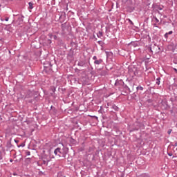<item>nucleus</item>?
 I'll list each match as a JSON object with an SVG mask.
<instances>
[{
    "label": "nucleus",
    "instance_id": "1",
    "mask_svg": "<svg viewBox=\"0 0 177 177\" xmlns=\"http://www.w3.org/2000/svg\"><path fill=\"white\" fill-rule=\"evenodd\" d=\"M63 147H57L54 151V154L55 156H57L58 157H63L64 158H66V156H67L68 153V147H64V145L62 144Z\"/></svg>",
    "mask_w": 177,
    "mask_h": 177
},
{
    "label": "nucleus",
    "instance_id": "2",
    "mask_svg": "<svg viewBox=\"0 0 177 177\" xmlns=\"http://www.w3.org/2000/svg\"><path fill=\"white\" fill-rule=\"evenodd\" d=\"M133 128L130 130V132H133L135 131H139V129H143L145 125L140 122H136L133 124Z\"/></svg>",
    "mask_w": 177,
    "mask_h": 177
},
{
    "label": "nucleus",
    "instance_id": "3",
    "mask_svg": "<svg viewBox=\"0 0 177 177\" xmlns=\"http://www.w3.org/2000/svg\"><path fill=\"white\" fill-rule=\"evenodd\" d=\"M129 73L130 75H132V77H136L138 74H139L138 67L135 66L129 67Z\"/></svg>",
    "mask_w": 177,
    "mask_h": 177
},
{
    "label": "nucleus",
    "instance_id": "4",
    "mask_svg": "<svg viewBox=\"0 0 177 177\" xmlns=\"http://www.w3.org/2000/svg\"><path fill=\"white\" fill-rule=\"evenodd\" d=\"M44 73H46V74H50V73H53V70L52 69V64L49 62L48 66H44Z\"/></svg>",
    "mask_w": 177,
    "mask_h": 177
},
{
    "label": "nucleus",
    "instance_id": "5",
    "mask_svg": "<svg viewBox=\"0 0 177 177\" xmlns=\"http://www.w3.org/2000/svg\"><path fill=\"white\" fill-rule=\"evenodd\" d=\"M124 81L122 80H117L115 83V86H118V88H121V86H124Z\"/></svg>",
    "mask_w": 177,
    "mask_h": 177
},
{
    "label": "nucleus",
    "instance_id": "6",
    "mask_svg": "<svg viewBox=\"0 0 177 177\" xmlns=\"http://www.w3.org/2000/svg\"><path fill=\"white\" fill-rule=\"evenodd\" d=\"M56 88L57 86H50V91L51 92L50 93V95L51 96H53V97H55V92H56Z\"/></svg>",
    "mask_w": 177,
    "mask_h": 177
},
{
    "label": "nucleus",
    "instance_id": "7",
    "mask_svg": "<svg viewBox=\"0 0 177 177\" xmlns=\"http://www.w3.org/2000/svg\"><path fill=\"white\" fill-rule=\"evenodd\" d=\"M32 96H34V91L28 90L26 92L25 97H26L27 99H30V97H32Z\"/></svg>",
    "mask_w": 177,
    "mask_h": 177
},
{
    "label": "nucleus",
    "instance_id": "8",
    "mask_svg": "<svg viewBox=\"0 0 177 177\" xmlns=\"http://www.w3.org/2000/svg\"><path fill=\"white\" fill-rule=\"evenodd\" d=\"M77 66H80V67H86V62L85 61H79Z\"/></svg>",
    "mask_w": 177,
    "mask_h": 177
},
{
    "label": "nucleus",
    "instance_id": "9",
    "mask_svg": "<svg viewBox=\"0 0 177 177\" xmlns=\"http://www.w3.org/2000/svg\"><path fill=\"white\" fill-rule=\"evenodd\" d=\"M152 21H153V23L161 24V21L160 22V20L158 19H157V17H156V16L152 17Z\"/></svg>",
    "mask_w": 177,
    "mask_h": 177
},
{
    "label": "nucleus",
    "instance_id": "10",
    "mask_svg": "<svg viewBox=\"0 0 177 177\" xmlns=\"http://www.w3.org/2000/svg\"><path fill=\"white\" fill-rule=\"evenodd\" d=\"M127 10L129 13H132V12H133L135 10V7H133V6H127Z\"/></svg>",
    "mask_w": 177,
    "mask_h": 177
},
{
    "label": "nucleus",
    "instance_id": "11",
    "mask_svg": "<svg viewBox=\"0 0 177 177\" xmlns=\"http://www.w3.org/2000/svg\"><path fill=\"white\" fill-rule=\"evenodd\" d=\"M103 63V60L102 59H97L94 61V64H96L97 66H99L100 64H102Z\"/></svg>",
    "mask_w": 177,
    "mask_h": 177
},
{
    "label": "nucleus",
    "instance_id": "12",
    "mask_svg": "<svg viewBox=\"0 0 177 177\" xmlns=\"http://www.w3.org/2000/svg\"><path fill=\"white\" fill-rule=\"evenodd\" d=\"M105 53L106 55L107 59H111V57H113V53L109 52V51H106Z\"/></svg>",
    "mask_w": 177,
    "mask_h": 177
},
{
    "label": "nucleus",
    "instance_id": "13",
    "mask_svg": "<svg viewBox=\"0 0 177 177\" xmlns=\"http://www.w3.org/2000/svg\"><path fill=\"white\" fill-rule=\"evenodd\" d=\"M12 139H10L9 141L7 142L6 144V147H8V149H10V147H12Z\"/></svg>",
    "mask_w": 177,
    "mask_h": 177
},
{
    "label": "nucleus",
    "instance_id": "14",
    "mask_svg": "<svg viewBox=\"0 0 177 177\" xmlns=\"http://www.w3.org/2000/svg\"><path fill=\"white\" fill-rule=\"evenodd\" d=\"M123 88L126 91L131 93V88H129L127 84H124Z\"/></svg>",
    "mask_w": 177,
    "mask_h": 177
},
{
    "label": "nucleus",
    "instance_id": "15",
    "mask_svg": "<svg viewBox=\"0 0 177 177\" xmlns=\"http://www.w3.org/2000/svg\"><path fill=\"white\" fill-rule=\"evenodd\" d=\"M111 108L113 110H115V111H120V108H118V106H117V105H115V104L112 105Z\"/></svg>",
    "mask_w": 177,
    "mask_h": 177
},
{
    "label": "nucleus",
    "instance_id": "16",
    "mask_svg": "<svg viewBox=\"0 0 177 177\" xmlns=\"http://www.w3.org/2000/svg\"><path fill=\"white\" fill-rule=\"evenodd\" d=\"M97 38H102V37H103V32L102 31H99L97 33Z\"/></svg>",
    "mask_w": 177,
    "mask_h": 177
},
{
    "label": "nucleus",
    "instance_id": "17",
    "mask_svg": "<svg viewBox=\"0 0 177 177\" xmlns=\"http://www.w3.org/2000/svg\"><path fill=\"white\" fill-rule=\"evenodd\" d=\"M156 85H160V84H161V77H158L156 79Z\"/></svg>",
    "mask_w": 177,
    "mask_h": 177
},
{
    "label": "nucleus",
    "instance_id": "18",
    "mask_svg": "<svg viewBox=\"0 0 177 177\" xmlns=\"http://www.w3.org/2000/svg\"><path fill=\"white\" fill-rule=\"evenodd\" d=\"M28 5H29V8H30V9H34V3H32V2H29V3H28Z\"/></svg>",
    "mask_w": 177,
    "mask_h": 177
},
{
    "label": "nucleus",
    "instance_id": "19",
    "mask_svg": "<svg viewBox=\"0 0 177 177\" xmlns=\"http://www.w3.org/2000/svg\"><path fill=\"white\" fill-rule=\"evenodd\" d=\"M156 8L158 9V10H162V9H164V6H156Z\"/></svg>",
    "mask_w": 177,
    "mask_h": 177
},
{
    "label": "nucleus",
    "instance_id": "20",
    "mask_svg": "<svg viewBox=\"0 0 177 177\" xmlns=\"http://www.w3.org/2000/svg\"><path fill=\"white\" fill-rule=\"evenodd\" d=\"M97 44L99 45H100L102 48H103V46H104V42H103L102 41H98Z\"/></svg>",
    "mask_w": 177,
    "mask_h": 177
},
{
    "label": "nucleus",
    "instance_id": "21",
    "mask_svg": "<svg viewBox=\"0 0 177 177\" xmlns=\"http://www.w3.org/2000/svg\"><path fill=\"white\" fill-rule=\"evenodd\" d=\"M136 89H137L138 91H143V87H142V86L139 85V86H138L136 87Z\"/></svg>",
    "mask_w": 177,
    "mask_h": 177
},
{
    "label": "nucleus",
    "instance_id": "22",
    "mask_svg": "<svg viewBox=\"0 0 177 177\" xmlns=\"http://www.w3.org/2000/svg\"><path fill=\"white\" fill-rule=\"evenodd\" d=\"M49 162V160H42V165H48V163Z\"/></svg>",
    "mask_w": 177,
    "mask_h": 177
},
{
    "label": "nucleus",
    "instance_id": "23",
    "mask_svg": "<svg viewBox=\"0 0 177 177\" xmlns=\"http://www.w3.org/2000/svg\"><path fill=\"white\" fill-rule=\"evenodd\" d=\"M59 92H66V88H58Z\"/></svg>",
    "mask_w": 177,
    "mask_h": 177
},
{
    "label": "nucleus",
    "instance_id": "24",
    "mask_svg": "<svg viewBox=\"0 0 177 177\" xmlns=\"http://www.w3.org/2000/svg\"><path fill=\"white\" fill-rule=\"evenodd\" d=\"M132 99H134V100H136V97H138V95H136V93H134L132 96H131Z\"/></svg>",
    "mask_w": 177,
    "mask_h": 177
},
{
    "label": "nucleus",
    "instance_id": "25",
    "mask_svg": "<svg viewBox=\"0 0 177 177\" xmlns=\"http://www.w3.org/2000/svg\"><path fill=\"white\" fill-rule=\"evenodd\" d=\"M127 21H129L130 26H133L134 25L132 20H131L130 19H127Z\"/></svg>",
    "mask_w": 177,
    "mask_h": 177
},
{
    "label": "nucleus",
    "instance_id": "26",
    "mask_svg": "<svg viewBox=\"0 0 177 177\" xmlns=\"http://www.w3.org/2000/svg\"><path fill=\"white\" fill-rule=\"evenodd\" d=\"M148 52L149 53H151V55H153V49L151 48V47L148 48Z\"/></svg>",
    "mask_w": 177,
    "mask_h": 177
},
{
    "label": "nucleus",
    "instance_id": "27",
    "mask_svg": "<svg viewBox=\"0 0 177 177\" xmlns=\"http://www.w3.org/2000/svg\"><path fill=\"white\" fill-rule=\"evenodd\" d=\"M141 177H150V176L147 174H141Z\"/></svg>",
    "mask_w": 177,
    "mask_h": 177
},
{
    "label": "nucleus",
    "instance_id": "28",
    "mask_svg": "<svg viewBox=\"0 0 177 177\" xmlns=\"http://www.w3.org/2000/svg\"><path fill=\"white\" fill-rule=\"evenodd\" d=\"M153 27H157V28H158V26H160V24H158L157 23L153 22Z\"/></svg>",
    "mask_w": 177,
    "mask_h": 177
},
{
    "label": "nucleus",
    "instance_id": "29",
    "mask_svg": "<svg viewBox=\"0 0 177 177\" xmlns=\"http://www.w3.org/2000/svg\"><path fill=\"white\" fill-rule=\"evenodd\" d=\"M132 45H133L135 48H136V46H139V44H138V43H136V42H133V43H132Z\"/></svg>",
    "mask_w": 177,
    "mask_h": 177
},
{
    "label": "nucleus",
    "instance_id": "30",
    "mask_svg": "<svg viewBox=\"0 0 177 177\" xmlns=\"http://www.w3.org/2000/svg\"><path fill=\"white\" fill-rule=\"evenodd\" d=\"M163 104L165 105V109H168L169 107V106L168 105V104H167V102H163Z\"/></svg>",
    "mask_w": 177,
    "mask_h": 177
},
{
    "label": "nucleus",
    "instance_id": "31",
    "mask_svg": "<svg viewBox=\"0 0 177 177\" xmlns=\"http://www.w3.org/2000/svg\"><path fill=\"white\" fill-rule=\"evenodd\" d=\"M24 146H26V144L21 143L19 145H18V147H24Z\"/></svg>",
    "mask_w": 177,
    "mask_h": 177
},
{
    "label": "nucleus",
    "instance_id": "32",
    "mask_svg": "<svg viewBox=\"0 0 177 177\" xmlns=\"http://www.w3.org/2000/svg\"><path fill=\"white\" fill-rule=\"evenodd\" d=\"M167 35H171L172 34H174V32L172 30L169 31V32L166 33Z\"/></svg>",
    "mask_w": 177,
    "mask_h": 177
},
{
    "label": "nucleus",
    "instance_id": "33",
    "mask_svg": "<svg viewBox=\"0 0 177 177\" xmlns=\"http://www.w3.org/2000/svg\"><path fill=\"white\" fill-rule=\"evenodd\" d=\"M152 102H153V100H151V99H148L147 100V103H152Z\"/></svg>",
    "mask_w": 177,
    "mask_h": 177
},
{
    "label": "nucleus",
    "instance_id": "34",
    "mask_svg": "<svg viewBox=\"0 0 177 177\" xmlns=\"http://www.w3.org/2000/svg\"><path fill=\"white\" fill-rule=\"evenodd\" d=\"M30 154H31V152H30V151H26V156H30Z\"/></svg>",
    "mask_w": 177,
    "mask_h": 177
},
{
    "label": "nucleus",
    "instance_id": "35",
    "mask_svg": "<svg viewBox=\"0 0 177 177\" xmlns=\"http://www.w3.org/2000/svg\"><path fill=\"white\" fill-rule=\"evenodd\" d=\"M93 60H94V62H96V60H97V57L93 56Z\"/></svg>",
    "mask_w": 177,
    "mask_h": 177
},
{
    "label": "nucleus",
    "instance_id": "36",
    "mask_svg": "<svg viewBox=\"0 0 177 177\" xmlns=\"http://www.w3.org/2000/svg\"><path fill=\"white\" fill-rule=\"evenodd\" d=\"M172 132V130L171 129H169V130H168V131H167V133L169 134V135H171V133Z\"/></svg>",
    "mask_w": 177,
    "mask_h": 177
},
{
    "label": "nucleus",
    "instance_id": "37",
    "mask_svg": "<svg viewBox=\"0 0 177 177\" xmlns=\"http://www.w3.org/2000/svg\"><path fill=\"white\" fill-rule=\"evenodd\" d=\"M53 38L54 39H57V36L56 35H55L53 36Z\"/></svg>",
    "mask_w": 177,
    "mask_h": 177
},
{
    "label": "nucleus",
    "instance_id": "38",
    "mask_svg": "<svg viewBox=\"0 0 177 177\" xmlns=\"http://www.w3.org/2000/svg\"><path fill=\"white\" fill-rule=\"evenodd\" d=\"M48 37L52 39V38H53V35L49 34V35H48Z\"/></svg>",
    "mask_w": 177,
    "mask_h": 177
},
{
    "label": "nucleus",
    "instance_id": "39",
    "mask_svg": "<svg viewBox=\"0 0 177 177\" xmlns=\"http://www.w3.org/2000/svg\"><path fill=\"white\" fill-rule=\"evenodd\" d=\"M165 38H166V39H168V35L167 33L165 34Z\"/></svg>",
    "mask_w": 177,
    "mask_h": 177
},
{
    "label": "nucleus",
    "instance_id": "40",
    "mask_svg": "<svg viewBox=\"0 0 177 177\" xmlns=\"http://www.w3.org/2000/svg\"><path fill=\"white\" fill-rule=\"evenodd\" d=\"M5 21H9V17H6V18H5Z\"/></svg>",
    "mask_w": 177,
    "mask_h": 177
},
{
    "label": "nucleus",
    "instance_id": "41",
    "mask_svg": "<svg viewBox=\"0 0 177 177\" xmlns=\"http://www.w3.org/2000/svg\"><path fill=\"white\" fill-rule=\"evenodd\" d=\"M168 156H169V157H172V153H167Z\"/></svg>",
    "mask_w": 177,
    "mask_h": 177
},
{
    "label": "nucleus",
    "instance_id": "42",
    "mask_svg": "<svg viewBox=\"0 0 177 177\" xmlns=\"http://www.w3.org/2000/svg\"><path fill=\"white\" fill-rule=\"evenodd\" d=\"M88 117H93V118H97V116H92V115H88Z\"/></svg>",
    "mask_w": 177,
    "mask_h": 177
},
{
    "label": "nucleus",
    "instance_id": "43",
    "mask_svg": "<svg viewBox=\"0 0 177 177\" xmlns=\"http://www.w3.org/2000/svg\"><path fill=\"white\" fill-rule=\"evenodd\" d=\"M14 141L15 142V143H19V140L15 139Z\"/></svg>",
    "mask_w": 177,
    "mask_h": 177
},
{
    "label": "nucleus",
    "instance_id": "44",
    "mask_svg": "<svg viewBox=\"0 0 177 177\" xmlns=\"http://www.w3.org/2000/svg\"><path fill=\"white\" fill-rule=\"evenodd\" d=\"M174 71H175V73H177V69L176 68H174V69H173Z\"/></svg>",
    "mask_w": 177,
    "mask_h": 177
},
{
    "label": "nucleus",
    "instance_id": "45",
    "mask_svg": "<svg viewBox=\"0 0 177 177\" xmlns=\"http://www.w3.org/2000/svg\"><path fill=\"white\" fill-rule=\"evenodd\" d=\"M2 155L0 153V160H2Z\"/></svg>",
    "mask_w": 177,
    "mask_h": 177
},
{
    "label": "nucleus",
    "instance_id": "46",
    "mask_svg": "<svg viewBox=\"0 0 177 177\" xmlns=\"http://www.w3.org/2000/svg\"><path fill=\"white\" fill-rule=\"evenodd\" d=\"M174 146H175V147H177V142L174 143Z\"/></svg>",
    "mask_w": 177,
    "mask_h": 177
},
{
    "label": "nucleus",
    "instance_id": "47",
    "mask_svg": "<svg viewBox=\"0 0 177 177\" xmlns=\"http://www.w3.org/2000/svg\"><path fill=\"white\" fill-rule=\"evenodd\" d=\"M10 162H13V160L12 159L10 160Z\"/></svg>",
    "mask_w": 177,
    "mask_h": 177
},
{
    "label": "nucleus",
    "instance_id": "48",
    "mask_svg": "<svg viewBox=\"0 0 177 177\" xmlns=\"http://www.w3.org/2000/svg\"><path fill=\"white\" fill-rule=\"evenodd\" d=\"M158 15H161V12L160 11H158Z\"/></svg>",
    "mask_w": 177,
    "mask_h": 177
},
{
    "label": "nucleus",
    "instance_id": "49",
    "mask_svg": "<svg viewBox=\"0 0 177 177\" xmlns=\"http://www.w3.org/2000/svg\"><path fill=\"white\" fill-rule=\"evenodd\" d=\"M13 175H14L15 176H16V175H17V174L16 173H14Z\"/></svg>",
    "mask_w": 177,
    "mask_h": 177
},
{
    "label": "nucleus",
    "instance_id": "50",
    "mask_svg": "<svg viewBox=\"0 0 177 177\" xmlns=\"http://www.w3.org/2000/svg\"><path fill=\"white\" fill-rule=\"evenodd\" d=\"M3 20H5V19H1V21H3Z\"/></svg>",
    "mask_w": 177,
    "mask_h": 177
},
{
    "label": "nucleus",
    "instance_id": "51",
    "mask_svg": "<svg viewBox=\"0 0 177 177\" xmlns=\"http://www.w3.org/2000/svg\"><path fill=\"white\" fill-rule=\"evenodd\" d=\"M171 102H172V98L170 99Z\"/></svg>",
    "mask_w": 177,
    "mask_h": 177
},
{
    "label": "nucleus",
    "instance_id": "52",
    "mask_svg": "<svg viewBox=\"0 0 177 177\" xmlns=\"http://www.w3.org/2000/svg\"><path fill=\"white\" fill-rule=\"evenodd\" d=\"M157 48H158V49H160V47L157 46Z\"/></svg>",
    "mask_w": 177,
    "mask_h": 177
},
{
    "label": "nucleus",
    "instance_id": "53",
    "mask_svg": "<svg viewBox=\"0 0 177 177\" xmlns=\"http://www.w3.org/2000/svg\"><path fill=\"white\" fill-rule=\"evenodd\" d=\"M102 177H105L104 176H102Z\"/></svg>",
    "mask_w": 177,
    "mask_h": 177
},
{
    "label": "nucleus",
    "instance_id": "54",
    "mask_svg": "<svg viewBox=\"0 0 177 177\" xmlns=\"http://www.w3.org/2000/svg\"><path fill=\"white\" fill-rule=\"evenodd\" d=\"M94 38H95V35H93Z\"/></svg>",
    "mask_w": 177,
    "mask_h": 177
}]
</instances>
